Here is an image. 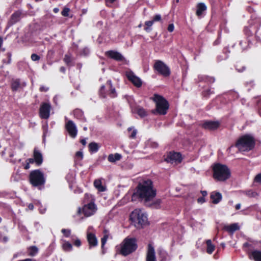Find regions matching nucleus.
<instances>
[{"mask_svg":"<svg viewBox=\"0 0 261 261\" xmlns=\"http://www.w3.org/2000/svg\"><path fill=\"white\" fill-rule=\"evenodd\" d=\"M108 236L107 234L105 235L101 238V247H102V248L103 247L104 245L106 243V242H107V241L108 240Z\"/></svg>","mask_w":261,"mask_h":261,"instance_id":"nucleus-44","label":"nucleus"},{"mask_svg":"<svg viewBox=\"0 0 261 261\" xmlns=\"http://www.w3.org/2000/svg\"><path fill=\"white\" fill-rule=\"evenodd\" d=\"M198 80L199 82L204 81L207 83H213L215 82V79L213 77H209L205 75H199L198 76Z\"/></svg>","mask_w":261,"mask_h":261,"instance_id":"nucleus-29","label":"nucleus"},{"mask_svg":"<svg viewBox=\"0 0 261 261\" xmlns=\"http://www.w3.org/2000/svg\"><path fill=\"white\" fill-rule=\"evenodd\" d=\"M121 158V155L116 153L114 154H110L108 157V161L111 163H114L116 161H119Z\"/></svg>","mask_w":261,"mask_h":261,"instance_id":"nucleus-28","label":"nucleus"},{"mask_svg":"<svg viewBox=\"0 0 261 261\" xmlns=\"http://www.w3.org/2000/svg\"><path fill=\"white\" fill-rule=\"evenodd\" d=\"M97 211V206L93 201L85 204L82 208H79L78 212L83 213L86 217H90L94 215Z\"/></svg>","mask_w":261,"mask_h":261,"instance_id":"nucleus-10","label":"nucleus"},{"mask_svg":"<svg viewBox=\"0 0 261 261\" xmlns=\"http://www.w3.org/2000/svg\"><path fill=\"white\" fill-rule=\"evenodd\" d=\"M51 106L48 103H43L40 108V116L42 119H47L49 117Z\"/></svg>","mask_w":261,"mask_h":261,"instance_id":"nucleus-13","label":"nucleus"},{"mask_svg":"<svg viewBox=\"0 0 261 261\" xmlns=\"http://www.w3.org/2000/svg\"><path fill=\"white\" fill-rule=\"evenodd\" d=\"M81 143L83 145H85L86 144V140L85 139H82L81 140Z\"/></svg>","mask_w":261,"mask_h":261,"instance_id":"nucleus-58","label":"nucleus"},{"mask_svg":"<svg viewBox=\"0 0 261 261\" xmlns=\"http://www.w3.org/2000/svg\"><path fill=\"white\" fill-rule=\"evenodd\" d=\"M31 59H32L33 61H37L39 60V59H40V57H39L38 55H37V54H33L31 55Z\"/></svg>","mask_w":261,"mask_h":261,"instance_id":"nucleus-45","label":"nucleus"},{"mask_svg":"<svg viewBox=\"0 0 261 261\" xmlns=\"http://www.w3.org/2000/svg\"><path fill=\"white\" fill-rule=\"evenodd\" d=\"M61 232L66 237H69L71 234V230L69 229H62Z\"/></svg>","mask_w":261,"mask_h":261,"instance_id":"nucleus-42","label":"nucleus"},{"mask_svg":"<svg viewBox=\"0 0 261 261\" xmlns=\"http://www.w3.org/2000/svg\"><path fill=\"white\" fill-rule=\"evenodd\" d=\"M156 190L153 188L152 182L150 179L143 180L140 182L136 192L132 195V201L138 197L145 203L151 201L156 196Z\"/></svg>","mask_w":261,"mask_h":261,"instance_id":"nucleus-1","label":"nucleus"},{"mask_svg":"<svg viewBox=\"0 0 261 261\" xmlns=\"http://www.w3.org/2000/svg\"><path fill=\"white\" fill-rule=\"evenodd\" d=\"M30 168V164L27 162V164L25 165L24 167V169H28Z\"/></svg>","mask_w":261,"mask_h":261,"instance_id":"nucleus-64","label":"nucleus"},{"mask_svg":"<svg viewBox=\"0 0 261 261\" xmlns=\"http://www.w3.org/2000/svg\"><path fill=\"white\" fill-rule=\"evenodd\" d=\"M1 239L2 240V241H3L5 243L7 242L8 241V238L6 236L2 237Z\"/></svg>","mask_w":261,"mask_h":261,"instance_id":"nucleus-55","label":"nucleus"},{"mask_svg":"<svg viewBox=\"0 0 261 261\" xmlns=\"http://www.w3.org/2000/svg\"><path fill=\"white\" fill-rule=\"evenodd\" d=\"M74 244L77 247H80L81 245V241L79 239H76L74 242Z\"/></svg>","mask_w":261,"mask_h":261,"instance_id":"nucleus-52","label":"nucleus"},{"mask_svg":"<svg viewBox=\"0 0 261 261\" xmlns=\"http://www.w3.org/2000/svg\"><path fill=\"white\" fill-rule=\"evenodd\" d=\"M212 93H213V91L211 90H207L203 92V95L204 96H208Z\"/></svg>","mask_w":261,"mask_h":261,"instance_id":"nucleus-50","label":"nucleus"},{"mask_svg":"<svg viewBox=\"0 0 261 261\" xmlns=\"http://www.w3.org/2000/svg\"><path fill=\"white\" fill-rule=\"evenodd\" d=\"M69 12H70V9L66 7L63 9L61 13H62V15L64 16H68L69 15Z\"/></svg>","mask_w":261,"mask_h":261,"instance_id":"nucleus-43","label":"nucleus"},{"mask_svg":"<svg viewBox=\"0 0 261 261\" xmlns=\"http://www.w3.org/2000/svg\"><path fill=\"white\" fill-rule=\"evenodd\" d=\"M137 248L136 240L135 238H125L121 244L117 247L119 253L123 256H127L134 252Z\"/></svg>","mask_w":261,"mask_h":261,"instance_id":"nucleus-2","label":"nucleus"},{"mask_svg":"<svg viewBox=\"0 0 261 261\" xmlns=\"http://www.w3.org/2000/svg\"><path fill=\"white\" fill-rule=\"evenodd\" d=\"M153 23L152 20L146 21L145 24L146 27L144 28V30L147 32H150L151 31L150 27L153 25Z\"/></svg>","mask_w":261,"mask_h":261,"instance_id":"nucleus-37","label":"nucleus"},{"mask_svg":"<svg viewBox=\"0 0 261 261\" xmlns=\"http://www.w3.org/2000/svg\"><path fill=\"white\" fill-rule=\"evenodd\" d=\"M27 161L29 164H33L35 162L34 158L29 159Z\"/></svg>","mask_w":261,"mask_h":261,"instance_id":"nucleus-54","label":"nucleus"},{"mask_svg":"<svg viewBox=\"0 0 261 261\" xmlns=\"http://www.w3.org/2000/svg\"><path fill=\"white\" fill-rule=\"evenodd\" d=\"M65 127L69 135L71 137L74 138L76 136L77 129L75 124L73 121L68 120L65 124Z\"/></svg>","mask_w":261,"mask_h":261,"instance_id":"nucleus-12","label":"nucleus"},{"mask_svg":"<svg viewBox=\"0 0 261 261\" xmlns=\"http://www.w3.org/2000/svg\"><path fill=\"white\" fill-rule=\"evenodd\" d=\"M250 23L251 25H255V28H257L259 26L261 25V18H257L254 20H251Z\"/></svg>","mask_w":261,"mask_h":261,"instance_id":"nucleus-36","label":"nucleus"},{"mask_svg":"<svg viewBox=\"0 0 261 261\" xmlns=\"http://www.w3.org/2000/svg\"><path fill=\"white\" fill-rule=\"evenodd\" d=\"M107 57L117 61H123L125 60L124 57L119 52L115 50H109L106 52Z\"/></svg>","mask_w":261,"mask_h":261,"instance_id":"nucleus-15","label":"nucleus"},{"mask_svg":"<svg viewBox=\"0 0 261 261\" xmlns=\"http://www.w3.org/2000/svg\"><path fill=\"white\" fill-rule=\"evenodd\" d=\"M131 220L136 223L138 227H142L148 222L146 214L140 209L135 210L130 215Z\"/></svg>","mask_w":261,"mask_h":261,"instance_id":"nucleus-6","label":"nucleus"},{"mask_svg":"<svg viewBox=\"0 0 261 261\" xmlns=\"http://www.w3.org/2000/svg\"><path fill=\"white\" fill-rule=\"evenodd\" d=\"M63 248L66 251H70L72 249V246L70 243L66 242L63 245Z\"/></svg>","mask_w":261,"mask_h":261,"instance_id":"nucleus-38","label":"nucleus"},{"mask_svg":"<svg viewBox=\"0 0 261 261\" xmlns=\"http://www.w3.org/2000/svg\"><path fill=\"white\" fill-rule=\"evenodd\" d=\"M126 76L128 79L136 87H140L142 85V81L140 78L137 77L132 71L126 72Z\"/></svg>","mask_w":261,"mask_h":261,"instance_id":"nucleus-16","label":"nucleus"},{"mask_svg":"<svg viewBox=\"0 0 261 261\" xmlns=\"http://www.w3.org/2000/svg\"><path fill=\"white\" fill-rule=\"evenodd\" d=\"M22 16V11L18 10L13 13L8 21V25L9 27H11L16 23V22L20 21Z\"/></svg>","mask_w":261,"mask_h":261,"instance_id":"nucleus-14","label":"nucleus"},{"mask_svg":"<svg viewBox=\"0 0 261 261\" xmlns=\"http://www.w3.org/2000/svg\"><path fill=\"white\" fill-rule=\"evenodd\" d=\"M134 113L137 114L140 117L143 118L148 114L147 112L142 107L139 106H136L132 109Z\"/></svg>","mask_w":261,"mask_h":261,"instance_id":"nucleus-21","label":"nucleus"},{"mask_svg":"<svg viewBox=\"0 0 261 261\" xmlns=\"http://www.w3.org/2000/svg\"><path fill=\"white\" fill-rule=\"evenodd\" d=\"M94 185L95 188L100 192L105 191V188L102 186L101 181L99 179H96L94 182Z\"/></svg>","mask_w":261,"mask_h":261,"instance_id":"nucleus-32","label":"nucleus"},{"mask_svg":"<svg viewBox=\"0 0 261 261\" xmlns=\"http://www.w3.org/2000/svg\"><path fill=\"white\" fill-rule=\"evenodd\" d=\"M161 201L160 199H158L153 203H152V205H153L154 207L158 208L161 203Z\"/></svg>","mask_w":261,"mask_h":261,"instance_id":"nucleus-49","label":"nucleus"},{"mask_svg":"<svg viewBox=\"0 0 261 261\" xmlns=\"http://www.w3.org/2000/svg\"><path fill=\"white\" fill-rule=\"evenodd\" d=\"M254 139L249 135H245L239 138L236 146L240 151H245L251 150L254 146Z\"/></svg>","mask_w":261,"mask_h":261,"instance_id":"nucleus-4","label":"nucleus"},{"mask_svg":"<svg viewBox=\"0 0 261 261\" xmlns=\"http://www.w3.org/2000/svg\"><path fill=\"white\" fill-rule=\"evenodd\" d=\"M210 197L213 203L217 204L221 200L222 196L220 192L214 191L211 193Z\"/></svg>","mask_w":261,"mask_h":261,"instance_id":"nucleus-23","label":"nucleus"},{"mask_svg":"<svg viewBox=\"0 0 261 261\" xmlns=\"http://www.w3.org/2000/svg\"><path fill=\"white\" fill-rule=\"evenodd\" d=\"M127 131L129 133V138L130 139H135L136 137L137 130L134 127H130L127 128Z\"/></svg>","mask_w":261,"mask_h":261,"instance_id":"nucleus-33","label":"nucleus"},{"mask_svg":"<svg viewBox=\"0 0 261 261\" xmlns=\"http://www.w3.org/2000/svg\"><path fill=\"white\" fill-rule=\"evenodd\" d=\"M48 90V88L44 86H42L40 87V91L41 92H46Z\"/></svg>","mask_w":261,"mask_h":261,"instance_id":"nucleus-51","label":"nucleus"},{"mask_svg":"<svg viewBox=\"0 0 261 261\" xmlns=\"http://www.w3.org/2000/svg\"><path fill=\"white\" fill-rule=\"evenodd\" d=\"M89 150L90 152L94 153L98 151L99 146L98 143L95 142H91L88 145Z\"/></svg>","mask_w":261,"mask_h":261,"instance_id":"nucleus-30","label":"nucleus"},{"mask_svg":"<svg viewBox=\"0 0 261 261\" xmlns=\"http://www.w3.org/2000/svg\"><path fill=\"white\" fill-rule=\"evenodd\" d=\"M214 178L221 181H223L229 178L230 172L228 167L221 164H215L213 166Z\"/></svg>","mask_w":261,"mask_h":261,"instance_id":"nucleus-3","label":"nucleus"},{"mask_svg":"<svg viewBox=\"0 0 261 261\" xmlns=\"http://www.w3.org/2000/svg\"><path fill=\"white\" fill-rule=\"evenodd\" d=\"M246 194L249 197H255L257 195L256 192L252 190H248L246 192Z\"/></svg>","mask_w":261,"mask_h":261,"instance_id":"nucleus-40","label":"nucleus"},{"mask_svg":"<svg viewBox=\"0 0 261 261\" xmlns=\"http://www.w3.org/2000/svg\"><path fill=\"white\" fill-rule=\"evenodd\" d=\"M206 243L207 245L206 252L208 254H211L215 250V246L212 244L211 240H207L206 242Z\"/></svg>","mask_w":261,"mask_h":261,"instance_id":"nucleus-31","label":"nucleus"},{"mask_svg":"<svg viewBox=\"0 0 261 261\" xmlns=\"http://www.w3.org/2000/svg\"><path fill=\"white\" fill-rule=\"evenodd\" d=\"M64 61L65 62L67 66H71L72 59L70 55L67 54L65 55L64 58Z\"/></svg>","mask_w":261,"mask_h":261,"instance_id":"nucleus-39","label":"nucleus"},{"mask_svg":"<svg viewBox=\"0 0 261 261\" xmlns=\"http://www.w3.org/2000/svg\"><path fill=\"white\" fill-rule=\"evenodd\" d=\"M181 155L178 152H169L165 158V161L171 164L180 163L181 161Z\"/></svg>","mask_w":261,"mask_h":261,"instance_id":"nucleus-11","label":"nucleus"},{"mask_svg":"<svg viewBox=\"0 0 261 261\" xmlns=\"http://www.w3.org/2000/svg\"><path fill=\"white\" fill-rule=\"evenodd\" d=\"M28 208L30 210H33L34 209V205H33V204H32V203L29 204V205H28Z\"/></svg>","mask_w":261,"mask_h":261,"instance_id":"nucleus-59","label":"nucleus"},{"mask_svg":"<svg viewBox=\"0 0 261 261\" xmlns=\"http://www.w3.org/2000/svg\"><path fill=\"white\" fill-rule=\"evenodd\" d=\"M146 261H156L154 247L150 244L148 245Z\"/></svg>","mask_w":261,"mask_h":261,"instance_id":"nucleus-17","label":"nucleus"},{"mask_svg":"<svg viewBox=\"0 0 261 261\" xmlns=\"http://www.w3.org/2000/svg\"><path fill=\"white\" fill-rule=\"evenodd\" d=\"M248 254L250 259H253L254 261H261V251L257 250L251 252H248Z\"/></svg>","mask_w":261,"mask_h":261,"instance_id":"nucleus-22","label":"nucleus"},{"mask_svg":"<svg viewBox=\"0 0 261 261\" xmlns=\"http://www.w3.org/2000/svg\"><path fill=\"white\" fill-rule=\"evenodd\" d=\"M30 183L34 187L43 186L45 182L44 174L39 170L32 171L29 176Z\"/></svg>","mask_w":261,"mask_h":261,"instance_id":"nucleus-7","label":"nucleus"},{"mask_svg":"<svg viewBox=\"0 0 261 261\" xmlns=\"http://www.w3.org/2000/svg\"><path fill=\"white\" fill-rule=\"evenodd\" d=\"M74 117L83 121H86V118L84 116L83 112L80 109H75L73 111Z\"/></svg>","mask_w":261,"mask_h":261,"instance_id":"nucleus-27","label":"nucleus"},{"mask_svg":"<svg viewBox=\"0 0 261 261\" xmlns=\"http://www.w3.org/2000/svg\"><path fill=\"white\" fill-rule=\"evenodd\" d=\"M254 181L261 184V173L258 174L254 178Z\"/></svg>","mask_w":261,"mask_h":261,"instance_id":"nucleus-47","label":"nucleus"},{"mask_svg":"<svg viewBox=\"0 0 261 261\" xmlns=\"http://www.w3.org/2000/svg\"><path fill=\"white\" fill-rule=\"evenodd\" d=\"M116 0H106V3L107 4V5H108L109 3H110V4H112L113 3H114Z\"/></svg>","mask_w":261,"mask_h":261,"instance_id":"nucleus-56","label":"nucleus"},{"mask_svg":"<svg viewBox=\"0 0 261 261\" xmlns=\"http://www.w3.org/2000/svg\"><path fill=\"white\" fill-rule=\"evenodd\" d=\"M245 33L247 35H249V33H250V30H249V28H245Z\"/></svg>","mask_w":261,"mask_h":261,"instance_id":"nucleus-62","label":"nucleus"},{"mask_svg":"<svg viewBox=\"0 0 261 261\" xmlns=\"http://www.w3.org/2000/svg\"><path fill=\"white\" fill-rule=\"evenodd\" d=\"M152 99L156 104V109L152 112L155 113L156 111L159 114L165 115L169 109L168 101L162 96L156 94L154 95Z\"/></svg>","mask_w":261,"mask_h":261,"instance_id":"nucleus-5","label":"nucleus"},{"mask_svg":"<svg viewBox=\"0 0 261 261\" xmlns=\"http://www.w3.org/2000/svg\"><path fill=\"white\" fill-rule=\"evenodd\" d=\"M198 202L199 203H203L204 202V198L203 197H199L197 199Z\"/></svg>","mask_w":261,"mask_h":261,"instance_id":"nucleus-53","label":"nucleus"},{"mask_svg":"<svg viewBox=\"0 0 261 261\" xmlns=\"http://www.w3.org/2000/svg\"><path fill=\"white\" fill-rule=\"evenodd\" d=\"M220 125L218 121H206L204 122L202 126L206 129L214 130L217 129Z\"/></svg>","mask_w":261,"mask_h":261,"instance_id":"nucleus-18","label":"nucleus"},{"mask_svg":"<svg viewBox=\"0 0 261 261\" xmlns=\"http://www.w3.org/2000/svg\"><path fill=\"white\" fill-rule=\"evenodd\" d=\"M161 20V16L160 14H156L155 15L153 18L152 21L154 22L155 21H159Z\"/></svg>","mask_w":261,"mask_h":261,"instance_id":"nucleus-46","label":"nucleus"},{"mask_svg":"<svg viewBox=\"0 0 261 261\" xmlns=\"http://www.w3.org/2000/svg\"><path fill=\"white\" fill-rule=\"evenodd\" d=\"M87 238L90 248L97 246V240L94 234L91 232H88L87 233Z\"/></svg>","mask_w":261,"mask_h":261,"instance_id":"nucleus-19","label":"nucleus"},{"mask_svg":"<svg viewBox=\"0 0 261 261\" xmlns=\"http://www.w3.org/2000/svg\"><path fill=\"white\" fill-rule=\"evenodd\" d=\"M224 229L230 233H233L234 231L239 229L240 227L237 223H233L229 225H226Z\"/></svg>","mask_w":261,"mask_h":261,"instance_id":"nucleus-26","label":"nucleus"},{"mask_svg":"<svg viewBox=\"0 0 261 261\" xmlns=\"http://www.w3.org/2000/svg\"><path fill=\"white\" fill-rule=\"evenodd\" d=\"M99 95L102 97L105 98L107 95L114 98L117 96L116 90L113 87L111 81H108L106 86H102L99 90Z\"/></svg>","mask_w":261,"mask_h":261,"instance_id":"nucleus-8","label":"nucleus"},{"mask_svg":"<svg viewBox=\"0 0 261 261\" xmlns=\"http://www.w3.org/2000/svg\"><path fill=\"white\" fill-rule=\"evenodd\" d=\"M153 67L154 70H155L159 74L165 77H167L170 74L171 72L170 68L161 60L156 61Z\"/></svg>","mask_w":261,"mask_h":261,"instance_id":"nucleus-9","label":"nucleus"},{"mask_svg":"<svg viewBox=\"0 0 261 261\" xmlns=\"http://www.w3.org/2000/svg\"><path fill=\"white\" fill-rule=\"evenodd\" d=\"M83 158V153L82 151H78L75 154V159L77 160L81 161Z\"/></svg>","mask_w":261,"mask_h":261,"instance_id":"nucleus-41","label":"nucleus"},{"mask_svg":"<svg viewBox=\"0 0 261 261\" xmlns=\"http://www.w3.org/2000/svg\"><path fill=\"white\" fill-rule=\"evenodd\" d=\"M235 208L237 210H238L239 209H240L241 208V204L240 203H238L236 205V206H235Z\"/></svg>","mask_w":261,"mask_h":261,"instance_id":"nucleus-61","label":"nucleus"},{"mask_svg":"<svg viewBox=\"0 0 261 261\" xmlns=\"http://www.w3.org/2000/svg\"><path fill=\"white\" fill-rule=\"evenodd\" d=\"M201 193L203 197L207 195V192L206 191H201Z\"/></svg>","mask_w":261,"mask_h":261,"instance_id":"nucleus-63","label":"nucleus"},{"mask_svg":"<svg viewBox=\"0 0 261 261\" xmlns=\"http://www.w3.org/2000/svg\"><path fill=\"white\" fill-rule=\"evenodd\" d=\"M34 158L35 162L37 165H40L43 161L42 155L41 153L37 150L35 149L34 151Z\"/></svg>","mask_w":261,"mask_h":261,"instance_id":"nucleus-25","label":"nucleus"},{"mask_svg":"<svg viewBox=\"0 0 261 261\" xmlns=\"http://www.w3.org/2000/svg\"><path fill=\"white\" fill-rule=\"evenodd\" d=\"M168 31L169 32H172L174 29V25L173 23L170 24L168 27Z\"/></svg>","mask_w":261,"mask_h":261,"instance_id":"nucleus-48","label":"nucleus"},{"mask_svg":"<svg viewBox=\"0 0 261 261\" xmlns=\"http://www.w3.org/2000/svg\"><path fill=\"white\" fill-rule=\"evenodd\" d=\"M28 251L29 255L34 256L38 253V249L36 246H33L29 248Z\"/></svg>","mask_w":261,"mask_h":261,"instance_id":"nucleus-34","label":"nucleus"},{"mask_svg":"<svg viewBox=\"0 0 261 261\" xmlns=\"http://www.w3.org/2000/svg\"><path fill=\"white\" fill-rule=\"evenodd\" d=\"M158 252L160 257L162 258L161 261H166L167 255L166 252L162 249H160L158 250Z\"/></svg>","mask_w":261,"mask_h":261,"instance_id":"nucleus-35","label":"nucleus"},{"mask_svg":"<svg viewBox=\"0 0 261 261\" xmlns=\"http://www.w3.org/2000/svg\"><path fill=\"white\" fill-rule=\"evenodd\" d=\"M25 85L26 84L24 83L21 84L20 80L18 79H13L11 82V87L13 91H16L21 88V86L24 87Z\"/></svg>","mask_w":261,"mask_h":261,"instance_id":"nucleus-20","label":"nucleus"},{"mask_svg":"<svg viewBox=\"0 0 261 261\" xmlns=\"http://www.w3.org/2000/svg\"><path fill=\"white\" fill-rule=\"evenodd\" d=\"M206 5L202 3H199L197 6V10L196 14L197 16L201 17L203 13L206 10Z\"/></svg>","mask_w":261,"mask_h":261,"instance_id":"nucleus-24","label":"nucleus"},{"mask_svg":"<svg viewBox=\"0 0 261 261\" xmlns=\"http://www.w3.org/2000/svg\"><path fill=\"white\" fill-rule=\"evenodd\" d=\"M9 155L10 158H12L14 156V152L13 151L11 150L10 151H9Z\"/></svg>","mask_w":261,"mask_h":261,"instance_id":"nucleus-60","label":"nucleus"},{"mask_svg":"<svg viewBox=\"0 0 261 261\" xmlns=\"http://www.w3.org/2000/svg\"><path fill=\"white\" fill-rule=\"evenodd\" d=\"M60 71L61 72H63V73H65V71H66V69L64 67L62 66V67H61L60 68Z\"/></svg>","mask_w":261,"mask_h":261,"instance_id":"nucleus-57","label":"nucleus"}]
</instances>
